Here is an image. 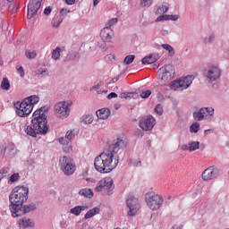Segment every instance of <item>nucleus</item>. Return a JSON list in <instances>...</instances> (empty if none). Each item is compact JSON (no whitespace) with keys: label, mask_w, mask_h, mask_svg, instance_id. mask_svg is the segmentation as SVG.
Returning a JSON list of instances; mask_svg holds the SVG:
<instances>
[{"label":"nucleus","mask_w":229,"mask_h":229,"mask_svg":"<svg viewBox=\"0 0 229 229\" xmlns=\"http://www.w3.org/2000/svg\"><path fill=\"white\" fill-rule=\"evenodd\" d=\"M119 151H121V145H108L94 160L96 171L102 174L112 173L119 165Z\"/></svg>","instance_id":"1"},{"label":"nucleus","mask_w":229,"mask_h":229,"mask_svg":"<svg viewBox=\"0 0 229 229\" xmlns=\"http://www.w3.org/2000/svg\"><path fill=\"white\" fill-rule=\"evenodd\" d=\"M49 131V125H47V117L42 110H36L33 113L31 125L25 128V133L30 137H37V135H46Z\"/></svg>","instance_id":"2"},{"label":"nucleus","mask_w":229,"mask_h":229,"mask_svg":"<svg viewBox=\"0 0 229 229\" xmlns=\"http://www.w3.org/2000/svg\"><path fill=\"white\" fill-rule=\"evenodd\" d=\"M40 101V98L37 95L26 98L23 101H18L14 103L16 108V114L19 117H28L31 112H33V106Z\"/></svg>","instance_id":"3"},{"label":"nucleus","mask_w":229,"mask_h":229,"mask_svg":"<svg viewBox=\"0 0 229 229\" xmlns=\"http://www.w3.org/2000/svg\"><path fill=\"white\" fill-rule=\"evenodd\" d=\"M28 194H30V189L24 186L15 187L9 196V201L11 203H18L23 205L28 201Z\"/></svg>","instance_id":"4"},{"label":"nucleus","mask_w":229,"mask_h":229,"mask_svg":"<svg viewBox=\"0 0 229 229\" xmlns=\"http://www.w3.org/2000/svg\"><path fill=\"white\" fill-rule=\"evenodd\" d=\"M145 201L150 210H158L164 204V198L154 191H150L145 195Z\"/></svg>","instance_id":"5"},{"label":"nucleus","mask_w":229,"mask_h":229,"mask_svg":"<svg viewBox=\"0 0 229 229\" xmlns=\"http://www.w3.org/2000/svg\"><path fill=\"white\" fill-rule=\"evenodd\" d=\"M59 165L61 167V171L66 175L71 176V174H74L76 171V165L72 162V159L64 156L59 160Z\"/></svg>","instance_id":"6"},{"label":"nucleus","mask_w":229,"mask_h":229,"mask_svg":"<svg viewBox=\"0 0 229 229\" xmlns=\"http://www.w3.org/2000/svg\"><path fill=\"white\" fill-rule=\"evenodd\" d=\"M193 80H194V76L192 75L182 77L178 81H172L170 85V89L172 90H178V89H180L181 90H185V89H189V87H191Z\"/></svg>","instance_id":"7"},{"label":"nucleus","mask_w":229,"mask_h":229,"mask_svg":"<svg viewBox=\"0 0 229 229\" xmlns=\"http://www.w3.org/2000/svg\"><path fill=\"white\" fill-rule=\"evenodd\" d=\"M127 207L129 208L128 216L133 217V216H137L139 212V208H140V205L139 204V199L135 198L133 195H129L126 199Z\"/></svg>","instance_id":"8"},{"label":"nucleus","mask_w":229,"mask_h":229,"mask_svg":"<svg viewBox=\"0 0 229 229\" xmlns=\"http://www.w3.org/2000/svg\"><path fill=\"white\" fill-rule=\"evenodd\" d=\"M71 105H72V103L67 101L58 102L55 106V114L60 117H69V114H71L69 106H71Z\"/></svg>","instance_id":"9"},{"label":"nucleus","mask_w":229,"mask_h":229,"mask_svg":"<svg viewBox=\"0 0 229 229\" xmlns=\"http://www.w3.org/2000/svg\"><path fill=\"white\" fill-rule=\"evenodd\" d=\"M41 6L42 0H30L28 4L27 19H33L38 13Z\"/></svg>","instance_id":"10"},{"label":"nucleus","mask_w":229,"mask_h":229,"mask_svg":"<svg viewBox=\"0 0 229 229\" xmlns=\"http://www.w3.org/2000/svg\"><path fill=\"white\" fill-rule=\"evenodd\" d=\"M162 81H169L174 78V67L171 64L165 65L159 69Z\"/></svg>","instance_id":"11"},{"label":"nucleus","mask_w":229,"mask_h":229,"mask_svg":"<svg viewBox=\"0 0 229 229\" xmlns=\"http://www.w3.org/2000/svg\"><path fill=\"white\" fill-rule=\"evenodd\" d=\"M155 126V119L153 116H145L140 121V128L144 131H151Z\"/></svg>","instance_id":"12"},{"label":"nucleus","mask_w":229,"mask_h":229,"mask_svg":"<svg viewBox=\"0 0 229 229\" xmlns=\"http://www.w3.org/2000/svg\"><path fill=\"white\" fill-rule=\"evenodd\" d=\"M114 185V181L110 177H105L99 181L95 188V192H101V191L112 189Z\"/></svg>","instance_id":"13"},{"label":"nucleus","mask_w":229,"mask_h":229,"mask_svg":"<svg viewBox=\"0 0 229 229\" xmlns=\"http://www.w3.org/2000/svg\"><path fill=\"white\" fill-rule=\"evenodd\" d=\"M217 169H216L214 166H209L202 173L201 176L204 182H208V180L217 178Z\"/></svg>","instance_id":"14"},{"label":"nucleus","mask_w":229,"mask_h":229,"mask_svg":"<svg viewBox=\"0 0 229 229\" xmlns=\"http://www.w3.org/2000/svg\"><path fill=\"white\" fill-rule=\"evenodd\" d=\"M9 208H10L13 217H21V216H24V211L22 209V204L11 203L9 205Z\"/></svg>","instance_id":"15"},{"label":"nucleus","mask_w":229,"mask_h":229,"mask_svg":"<svg viewBox=\"0 0 229 229\" xmlns=\"http://www.w3.org/2000/svg\"><path fill=\"white\" fill-rule=\"evenodd\" d=\"M78 135V131L76 130H71L66 132L65 137L59 138L58 142L60 144H69L72 139H75Z\"/></svg>","instance_id":"16"},{"label":"nucleus","mask_w":229,"mask_h":229,"mask_svg":"<svg viewBox=\"0 0 229 229\" xmlns=\"http://www.w3.org/2000/svg\"><path fill=\"white\" fill-rule=\"evenodd\" d=\"M100 37L104 42H110L114 38V30L106 27L100 31Z\"/></svg>","instance_id":"17"},{"label":"nucleus","mask_w":229,"mask_h":229,"mask_svg":"<svg viewBox=\"0 0 229 229\" xmlns=\"http://www.w3.org/2000/svg\"><path fill=\"white\" fill-rule=\"evenodd\" d=\"M208 78L211 81H216V80L221 78V70L216 66L211 67L208 72Z\"/></svg>","instance_id":"18"},{"label":"nucleus","mask_w":229,"mask_h":229,"mask_svg":"<svg viewBox=\"0 0 229 229\" xmlns=\"http://www.w3.org/2000/svg\"><path fill=\"white\" fill-rule=\"evenodd\" d=\"M17 223L20 228H33L35 226V222L30 218H20Z\"/></svg>","instance_id":"19"},{"label":"nucleus","mask_w":229,"mask_h":229,"mask_svg":"<svg viewBox=\"0 0 229 229\" xmlns=\"http://www.w3.org/2000/svg\"><path fill=\"white\" fill-rule=\"evenodd\" d=\"M179 149H182V151H190V153H192V151L199 149V144L181 145L179 146Z\"/></svg>","instance_id":"20"},{"label":"nucleus","mask_w":229,"mask_h":229,"mask_svg":"<svg viewBox=\"0 0 229 229\" xmlns=\"http://www.w3.org/2000/svg\"><path fill=\"white\" fill-rule=\"evenodd\" d=\"M96 114H97V117L98 119L105 120L107 117H110V109H108V108H102V109L98 110L96 112Z\"/></svg>","instance_id":"21"},{"label":"nucleus","mask_w":229,"mask_h":229,"mask_svg":"<svg viewBox=\"0 0 229 229\" xmlns=\"http://www.w3.org/2000/svg\"><path fill=\"white\" fill-rule=\"evenodd\" d=\"M161 21H178V15L163 14L157 18L156 22H161Z\"/></svg>","instance_id":"22"},{"label":"nucleus","mask_w":229,"mask_h":229,"mask_svg":"<svg viewBox=\"0 0 229 229\" xmlns=\"http://www.w3.org/2000/svg\"><path fill=\"white\" fill-rule=\"evenodd\" d=\"M169 7L166 4H160L155 7L156 15H162V13H167Z\"/></svg>","instance_id":"23"},{"label":"nucleus","mask_w":229,"mask_h":229,"mask_svg":"<svg viewBox=\"0 0 229 229\" xmlns=\"http://www.w3.org/2000/svg\"><path fill=\"white\" fill-rule=\"evenodd\" d=\"M89 208V207L87 206H76L74 208H72L70 212L71 214H73V216H80V214H81V212H83L84 210H87Z\"/></svg>","instance_id":"24"},{"label":"nucleus","mask_w":229,"mask_h":229,"mask_svg":"<svg viewBox=\"0 0 229 229\" xmlns=\"http://www.w3.org/2000/svg\"><path fill=\"white\" fill-rule=\"evenodd\" d=\"M101 209L99 208H93L89 209L84 216V219H90V217H94V216H98Z\"/></svg>","instance_id":"25"},{"label":"nucleus","mask_w":229,"mask_h":229,"mask_svg":"<svg viewBox=\"0 0 229 229\" xmlns=\"http://www.w3.org/2000/svg\"><path fill=\"white\" fill-rule=\"evenodd\" d=\"M157 60H158V57H157L156 55H148L146 57H144L142 60H141V64H155V62H157Z\"/></svg>","instance_id":"26"},{"label":"nucleus","mask_w":229,"mask_h":229,"mask_svg":"<svg viewBox=\"0 0 229 229\" xmlns=\"http://www.w3.org/2000/svg\"><path fill=\"white\" fill-rule=\"evenodd\" d=\"M81 123L83 124H92L94 123V117L90 114H84L81 118Z\"/></svg>","instance_id":"27"},{"label":"nucleus","mask_w":229,"mask_h":229,"mask_svg":"<svg viewBox=\"0 0 229 229\" xmlns=\"http://www.w3.org/2000/svg\"><path fill=\"white\" fill-rule=\"evenodd\" d=\"M200 110L204 117H211V115H214V108L212 107H204V108H201Z\"/></svg>","instance_id":"28"},{"label":"nucleus","mask_w":229,"mask_h":229,"mask_svg":"<svg viewBox=\"0 0 229 229\" xmlns=\"http://www.w3.org/2000/svg\"><path fill=\"white\" fill-rule=\"evenodd\" d=\"M79 194L85 198H92V196H94V193H92V190L90 189H82L79 191Z\"/></svg>","instance_id":"29"},{"label":"nucleus","mask_w":229,"mask_h":229,"mask_svg":"<svg viewBox=\"0 0 229 229\" xmlns=\"http://www.w3.org/2000/svg\"><path fill=\"white\" fill-rule=\"evenodd\" d=\"M10 176V168L4 167L0 170V182L4 180V178H8Z\"/></svg>","instance_id":"30"},{"label":"nucleus","mask_w":229,"mask_h":229,"mask_svg":"<svg viewBox=\"0 0 229 229\" xmlns=\"http://www.w3.org/2000/svg\"><path fill=\"white\" fill-rule=\"evenodd\" d=\"M1 89L2 90H10V81L8 80V78L4 77L2 80Z\"/></svg>","instance_id":"31"},{"label":"nucleus","mask_w":229,"mask_h":229,"mask_svg":"<svg viewBox=\"0 0 229 229\" xmlns=\"http://www.w3.org/2000/svg\"><path fill=\"white\" fill-rule=\"evenodd\" d=\"M60 53H62V48L57 47L55 49L52 51V59L60 60Z\"/></svg>","instance_id":"32"},{"label":"nucleus","mask_w":229,"mask_h":229,"mask_svg":"<svg viewBox=\"0 0 229 229\" xmlns=\"http://www.w3.org/2000/svg\"><path fill=\"white\" fill-rule=\"evenodd\" d=\"M37 208V206L35 204H28L22 207L23 215L28 214L29 212H31L32 210H35Z\"/></svg>","instance_id":"33"},{"label":"nucleus","mask_w":229,"mask_h":229,"mask_svg":"<svg viewBox=\"0 0 229 229\" xmlns=\"http://www.w3.org/2000/svg\"><path fill=\"white\" fill-rule=\"evenodd\" d=\"M161 47H163V49H165V51H168L170 56H173V55H174V49L173 48V47H171V45L163 44L161 45Z\"/></svg>","instance_id":"34"},{"label":"nucleus","mask_w":229,"mask_h":229,"mask_svg":"<svg viewBox=\"0 0 229 229\" xmlns=\"http://www.w3.org/2000/svg\"><path fill=\"white\" fill-rule=\"evenodd\" d=\"M191 133H198L199 131V123H193L190 127Z\"/></svg>","instance_id":"35"},{"label":"nucleus","mask_w":229,"mask_h":229,"mask_svg":"<svg viewBox=\"0 0 229 229\" xmlns=\"http://www.w3.org/2000/svg\"><path fill=\"white\" fill-rule=\"evenodd\" d=\"M133 60H135V55H129L124 58L123 64H125L126 65H130V64H133Z\"/></svg>","instance_id":"36"},{"label":"nucleus","mask_w":229,"mask_h":229,"mask_svg":"<svg viewBox=\"0 0 229 229\" xmlns=\"http://www.w3.org/2000/svg\"><path fill=\"white\" fill-rule=\"evenodd\" d=\"M153 4V0H140V6L142 8H149Z\"/></svg>","instance_id":"37"},{"label":"nucleus","mask_w":229,"mask_h":229,"mask_svg":"<svg viewBox=\"0 0 229 229\" xmlns=\"http://www.w3.org/2000/svg\"><path fill=\"white\" fill-rule=\"evenodd\" d=\"M193 118L195 119V121H203L204 116L201 109L199 112L193 114Z\"/></svg>","instance_id":"38"},{"label":"nucleus","mask_w":229,"mask_h":229,"mask_svg":"<svg viewBox=\"0 0 229 229\" xmlns=\"http://www.w3.org/2000/svg\"><path fill=\"white\" fill-rule=\"evenodd\" d=\"M26 58H29V60H33V58L37 57V51H26L25 52Z\"/></svg>","instance_id":"39"},{"label":"nucleus","mask_w":229,"mask_h":229,"mask_svg":"<svg viewBox=\"0 0 229 229\" xmlns=\"http://www.w3.org/2000/svg\"><path fill=\"white\" fill-rule=\"evenodd\" d=\"M128 142V140L124 136H120L116 138V140L114 141V144H126Z\"/></svg>","instance_id":"40"},{"label":"nucleus","mask_w":229,"mask_h":229,"mask_svg":"<svg viewBox=\"0 0 229 229\" xmlns=\"http://www.w3.org/2000/svg\"><path fill=\"white\" fill-rule=\"evenodd\" d=\"M149 96H151V90H149V89L142 91L140 94V98H141L142 99H148V98H149Z\"/></svg>","instance_id":"41"},{"label":"nucleus","mask_w":229,"mask_h":229,"mask_svg":"<svg viewBox=\"0 0 229 229\" xmlns=\"http://www.w3.org/2000/svg\"><path fill=\"white\" fill-rule=\"evenodd\" d=\"M155 112L157 115H162V114H164V107H162V105L158 104L155 108Z\"/></svg>","instance_id":"42"},{"label":"nucleus","mask_w":229,"mask_h":229,"mask_svg":"<svg viewBox=\"0 0 229 229\" xmlns=\"http://www.w3.org/2000/svg\"><path fill=\"white\" fill-rule=\"evenodd\" d=\"M61 23H62V20H60V18H58V17L54 18L52 21V24L55 28H58V26H60Z\"/></svg>","instance_id":"43"},{"label":"nucleus","mask_w":229,"mask_h":229,"mask_svg":"<svg viewBox=\"0 0 229 229\" xmlns=\"http://www.w3.org/2000/svg\"><path fill=\"white\" fill-rule=\"evenodd\" d=\"M116 22L117 18H113L109 21H107V23L106 24V28H112V26H114V24H116Z\"/></svg>","instance_id":"44"},{"label":"nucleus","mask_w":229,"mask_h":229,"mask_svg":"<svg viewBox=\"0 0 229 229\" xmlns=\"http://www.w3.org/2000/svg\"><path fill=\"white\" fill-rule=\"evenodd\" d=\"M19 178H20L19 174H13L10 176L9 182H11V183H13L14 182H17V180H19Z\"/></svg>","instance_id":"45"},{"label":"nucleus","mask_w":229,"mask_h":229,"mask_svg":"<svg viewBox=\"0 0 229 229\" xmlns=\"http://www.w3.org/2000/svg\"><path fill=\"white\" fill-rule=\"evenodd\" d=\"M63 149H64V153H71L72 151V146H71L69 144H64L63 147Z\"/></svg>","instance_id":"46"},{"label":"nucleus","mask_w":229,"mask_h":229,"mask_svg":"<svg viewBox=\"0 0 229 229\" xmlns=\"http://www.w3.org/2000/svg\"><path fill=\"white\" fill-rule=\"evenodd\" d=\"M9 9L11 11V13H17V10H19V7L17 6V4H14L13 5H10Z\"/></svg>","instance_id":"47"},{"label":"nucleus","mask_w":229,"mask_h":229,"mask_svg":"<svg viewBox=\"0 0 229 229\" xmlns=\"http://www.w3.org/2000/svg\"><path fill=\"white\" fill-rule=\"evenodd\" d=\"M131 94L132 93H121V95H120V98H122V99H126V98H131Z\"/></svg>","instance_id":"48"},{"label":"nucleus","mask_w":229,"mask_h":229,"mask_svg":"<svg viewBox=\"0 0 229 229\" xmlns=\"http://www.w3.org/2000/svg\"><path fill=\"white\" fill-rule=\"evenodd\" d=\"M9 151H13V145L5 148L2 153L4 155V153H8Z\"/></svg>","instance_id":"49"},{"label":"nucleus","mask_w":229,"mask_h":229,"mask_svg":"<svg viewBox=\"0 0 229 229\" xmlns=\"http://www.w3.org/2000/svg\"><path fill=\"white\" fill-rule=\"evenodd\" d=\"M18 72H19L21 78H24V68L22 66H20L18 68Z\"/></svg>","instance_id":"50"},{"label":"nucleus","mask_w":229,"mask_h":229,"mask_svg":"<svg viewBox=\"0 0 229 229\" xmlns=\"http://www.w3.org/2000/svg\"><path fill=\"white\" fill-rule=\"evenodd\" d=\"M114 98H117V94L115 92H111L107 95V99H114Z\"/></svg>","instance_id":"51"},{"label":"nucleus","mask_w":229,"mask_h":229,"mask_svg":"<svg viewBox=\"0 0 229 229\" xmlns=\"http://www.w3.org/2000/svg\"><path fill=\"white\" fill-rule=\"evenodd\" d=\"M65 3L68 4V6H72V4L76 3V0H65Z\"/></svg>","instance_id":"52"},{"label":"nucleus","mask_w":229,"mask_h":229,"mask_svg":"<svg viewBox=\"0 0 229 229\" xmlns=\"http://www.w3.org/2000/svg\"><path fill=\"white\" fill-rule=\"evenodd\" d=\"M71 11L67 10V9H62L60 11L61 15H67V13H69Z\"/></svg>","instance_id":"53"},{"label":"nucleus","mask_w":229,"mask_h":229,"mask_svg":"<svg viewBox=\"0 0 229 229\" xmlns=\"http://www.w3.org/2000/svg\"><path fill=\"white\" fill-rule=\"evenodd\" d=\"M44 13H45V15H49L51 13V7H47L44 10Z\"/></svg>","instance_id":"54"},{"label":"nucleus","mask_w":229,"mask_h":229,"mask_svg":"<svg viewBox=\"0 0 229 229\" xmlns=\"http://www.w3.org/2000/svg\"><path fill=\"white\" fill-rule=\"evenodd\" d=\"M212 40H214V36H210L208 39H205L204 42L205 44H210V42H212Z\"/></svg>","instance_id":"55"},{"label":"nucleus","mask_w":229,"mask_h":229,"mask_svg":"<svg viewBox=\"0 0 229 229\" xmlns=\"http://www.w3.org/2000/svg\"><path fill=\"white\" fill-rule=\"evenodd\" d=\"M38 72H40V74L42 75V76H47V69H46V70H38Z\"/></svg>","instance_id":"56"},{"label":"nucleus","mask_w":229,"mask_h":229,"mask_svg":"<svg viewBox=\"0 0 229 229\" xmlns=\"http://www.w3.org/2000/svg\"><path fill=\"white\" fill-rule=\"evenodd\" d=\"M101 0H93V6H98V4H99Z\"/></svg>","instance_id":"57"},{"label":"nucleus","mask_w":229,"mask_h":229,"mask_svg":"<svg viewBox=\"0 0 229 229\" xmlns=\"http://www.w3.org/2000/svg\"><path fill=\"white\" fill-rule=\"evenodd\" d=\"M119 81V78H114V79L112 80L113 83H115V81Z\"/></svg>","instance_id":"58"},{"label":"nucleus","mask_w":229,"mask_h":229,"mask_svg":"<svg viewBox=\"0 0 229 229\" xmlns=\"http://www.w3.org/2000/svg\"><path fill=\"white\" fill-rule=\"evenodd\" d=\"M191 144H199V142H198V141L197 142H192Z\"/></svg>","instance_id":"59"},{"label":"nucleus","mask_w":229,"mask_h":229,"mask_svg":"<svg viewBox=\"0 0 229 229\" xmlns=\"http://www.w3.org/2000/svg\"><path fill=\"white\" fill-rule=\"evenodd\" d=\"M8 1V3H12V1H13V0H7Z\"/></svg>","instance_id":"60"},{"label":"nucleus","mask_w":229,"mask_h":229,"mask_svg":"<svg viewBox=\"0 0 229 229\" xmlns=\"http://www.w3.org/2000/svg\"><path fill=\"white\" fill-rule=\"evenodd\" d=\"M207 131H210V130H208V131H205V133H207Z\"/></svg>","instance_id":"61"}]
</instances>
